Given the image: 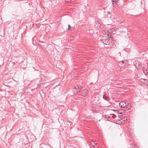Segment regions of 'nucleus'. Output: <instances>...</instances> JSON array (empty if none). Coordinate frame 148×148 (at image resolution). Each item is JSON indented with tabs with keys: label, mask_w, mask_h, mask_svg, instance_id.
Listing matches in <instances>:
<instances>
[{
	"label": "nucleus",
	"mask_w": 148,
	"mask_h": 148,
	"mask_svg": "<svg viewBox=\"0 0 148 148\" xmlns=\"http://www.w3.org/2000/svg\"><path fill=\"white\" fill-rule=\"evenodd\" d=\"M128 103L123 101L121 102L119 104V106L121 108H124L127 105Z\"/></svg>",
	"instance_id": "1"
},
{
	"label": "nucleus",
	"mask_w": 148,
	"mask_h": 148,
	"mask_svg": "<svg viewBox=\"0 0 148 148\" xmlns=\"http://www.w3.org/2000/svg\"><path fill=\"white\" fill-rule=\"evenodd\" d=\"M102 41L103 42L105 45H109L110 44V42L108 39H104Z\"/></svg>",
	"instance_id": "2"
},
{
	"label": "nucleus",
	"mask_w": 148,
	"mask_h": 148,
	"mask_svg": "<svg viewBox=\"0 0 148 148\" xmlns=\"http://www.w3.org/2000/svg\"><path fill=\"white\" fill-rule=\"evenodd\" d=\"M135 66L136 68L138 69H140L142 66V64L140 62H138V63H136Z\"/></svg>",
	"instance_id": "3"
},
{
	"label": "nucleus",
	"mask_w": 148,
	"mask_h": 148,
	"mask_svg": "<svg viewBox=\"0 0 148 148\" xmlns=\"http://www.w3.org/2000/svg\"><path fill=\"white\" fill-rule=\"evenodd\" d=\"M126 63H127V61L126 60H122L120 61L119 62V64H122V66H125Z\"/></svg>",
	"instance_id": "4"
},
{
	"label": "nucleus",
	"mask_w": 148,
	"mask_h": 148,
	"mask_svg": "<svg viewBox=\"0 0 148 148\" xmlns=\"http://www.w3.org/2000/svg\"><path fill=\"white\" fill-rule=\"evenodd\" d=\"M103 98L106 101H108L109 99L108 96L107 94H104L103 96Z\"/></svg>",
	"instance_id": "5"
},
{
	"label": "nucleus",
	"mask_w": 148,
	"mask_h": 148,
	"mask_svg": "<svg viewBox=\"0 0 148 148\" xmlns=\"http://www.w3.org/2000/svg\"><path fill=\"white\" fill-rule=\"evenodd\" d=\"M120 118L122 120L124 121L127 119V116H123V115H120Z\"/></svg>",
	"instance_id": "6"
},
{
	"label": "nucleus",
	"mask_w": 148,
	"mask_h": 148,
	"mask_svg": "<svg viewBox=\"0 0 148 148\" xmlns=\"http://www.w3.org/2000/svg\"><path fill=\"white\" fill-rule=\"evenodd\" d=\"M110 116V120L112 119V118L114 119H115L117 117L115 115L110 114L109 115Z\"/></svg>",
	"instance_id": "7"
},
{
	"label": "nucleus",
	"mask_w": 148,
	"mask_h": 148,
	"mask_svg": "<svg viewBox=\"0 0 148 148\" xmlns=\"http://www.w3.org/2000/svg\"><path fill=\"white\" fill-rule=\"evenodd\" d=\"M76 90V92H75V93H76L78 92H80V90L78 86H76L75 87L73 88V90Z\"/></svg>",
	"instance_id": "8"
},
{
	"label": "nucleus",
	"mask_w": 148,
	"mask_h": 148,
	"mask_svg": "<svg viewBox=\"0 0 148 148\" xmlns=\"http://www.w3.org/2000/svg\"><path fill=\"white\" fill-rule=\"evenodd\" d=\"M105 118L106 119H107L108 120H110V116L109 115H106Z\"/></svg>",
	"instance_id": "9"
},
{
	"label": "nucleus",
	"mask_w": 148,
	"mask_h": 148,
	"mask_svg": "<svg viewBox=\"0 0 148 148\" xmlns=\"http://www.w3.org/2000/svg\"><path fill=\"white\" fill-rule=\"evenodd\" d=\"M97 143H96V144H95V145H92V146L94 147L95 148H97Z\"/></svg>",
	"instance_id": "10"
},
{
	"label": "nucleus",
	"mask_w": 148,
	"mask_h": 148,
	"mask_svg": "<svg viewBox=\"0 0 148 148\" xmlns=\"http://www.w3.org/2000/svg\"><path fill=\"white\" fill-rule=\"evenodd\" d=\"M85 92H83L82 93L84 94V95H86V92H87V90L86 89H85L84 90Z\"/></svg>",
	"instance_id": "11"
},
{
	"label": "nucleus",
	"mask_w": 148,
	"mask_h": 148,
	"mask_svg": "<svg viewBox=\"0 0 148 148\" xmlns=\"http://www.w3.org/2000/svg\"><path fill=\"white\" fill-rule=\"evenodd\" d=\"M71 25H68V29L69 30H71Z\"/></svg>",
	"instance_id": "12"
},
{
	"label": "nucleus",
	"mask_w": 148,
	"mask_h": 148,
	"mask_svg": "<svg viewBox=\"0 0 148 148\" xmlns=\"http://www.w3.org/2000/svg\"><path fill=\"white\" fill-rule=\"evenodd\" d=\"M116 123L117 124H119L120 123H121V122H120V121H116Z\"/></svg>",
	"instance_id": "13"
},
{
	"label": "nucleus",
	"mask_w": 148,
	"mask_h": 148,
	"mask_svg": "<svg viewBox=\"0 0 148 148\" xmlns=\"http://www.w3.org/2000/svg\"><path fill=\"white\" fill-rule=\"evenodd\" d=\"M66 2H69L71 1L72 0H65Z\"/></svg>",
	"instance_id": "14"
},
{
	"label": "nucleus",
	"mask_w": 148,
	"mask_h": 148,
	"mask_svg": "<svg viewBox=\"0 0 148 148\" xmlns=\"http://www.w3.org/2000/svg\"><path fill=\"white\" fill-rule=\"evenodd\" d=\"M73 92L74 93H75V92H76V90H74L73 89Z\"/></svg>",
	"instance_id": "15"
},
{
	"label": "nucleus",
	"mask_w": 148,
	"mask_h": 148,
	"mask_svg": "<svg viewBox=\"0 0 148 148\" xmlns=\"http://www.w3.org/2000/svg\"><path fill=\"white\" fill-rule=\"evenodd\" d=\"M143 71L144 72V73L145 74V75H146V72H145L144 70H143Z\"/></svg>",
	"instance_id": "16"
},
{
	"label": "nucleus",
	"mask_w": 148,
	"mask_h": 148,
	"mask_svg": "<svg viewBox=\"0 0 148 148\" xmlns=\"http://www.w3.org/2000/svg\"><path fill=\"white\" fill-rule=\"evenodd\" d=\"M144 81H146V82H146L147 80H146L144 79Z\"/></svg>",
	"instance_id": "17"
}]
</instances>
